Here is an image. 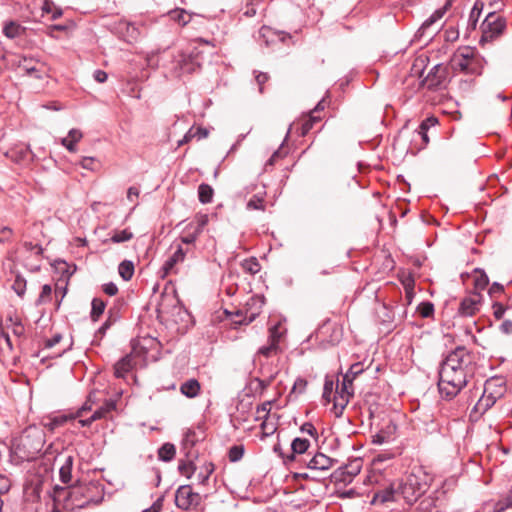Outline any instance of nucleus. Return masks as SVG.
Here are the masks:
<instances>
[{"mask_svg":"<svg viewBox=\"0 0 512 512\" xmlns=\"http://www.w3.org/2000/svg\"><path fill=\"white\" fill-rule=\"evenodd\" d=\"M193 227V224L190 223L186 229L187 231L185 232V234L183 236H181V241L182 243L184 244H193L196 239L198 238V236L200 235L199 232H197Z\"/></svg>","mask_w":512,"mask_h":512,"instance_id":"nucleus-50","label":"nucleus"},{"mask_svg":"<svg viewBox=\"0 0 512 512\" xmlns=\"http://www.w3.org/2000/svg\"><path fill=\"white\" fill-rule=\"evenodd\" d=\"M315 334L316 339L323 345L334 346L341 341L343 330L336 322L326 319L317 328Z\"/></svg>","mask_w":512,"mask_h":512,"instance_id":"nucleus-10","label":"nucleus"},{"mask_svg":"<svg viewBox=\"0 0 512 512\" xmlns=\"http://www.w3.org/2000/svg\"><path fill=\"white\" fill-rule=\"evenodd\" d=\"M116 319H117L116 317H114V318H113V316H112V312H111V310H110V311H109V317H108V318H107V320H106V321H105V322H104V323L99 327V329H98V330H97V332H96V336H99L100 338H102V337L106 334L107 330L111 327V325H112L113 323H115V322H116Z\"/></svg>","mask_w":512,"mask_h":512,"instance_id":"nucleus-57","label":"nucleus"},{"mask_svg":"<svg viewBox=\"0 0 512 512\" xmlns=\"http://www.w3.org/2000/svg\"><path fill=\"white\" fill-rule=\"evenodd\" d=\"M483 9V3L476 1L470 11L468 18V29L475 30Z\"/></svg>","mask_w":512,"mask_h":512,"instance_id":"nucleus-35","label":"nucleus"},{"mask_svg":"<svg viewBox=\"0 0 512 512\" xmlns=\"http://www.w3.org/2000/svg\"><path fill=\"white\" fill-rule=\"evenodd\" d=\"M265 304V297L263 295L255 294L252 295L245 303L243 308L236 310L234 313L228 315L234 316L231 319L234 328L241 325H248L253 322L262 312V308Z\"/></svg>","mask_w":512,"mask_h":512,"instance_id":"nucleus-6","label":"nucleus"},{"mask_svg":"<svg viewBox=\"0 0 512 512\" xmlns=\"http://www.w3.org/2000/svg\"><path fill=\"white\" fill-rule=\"evenodd\" d=\"M176 454V448L175 445L172 443H164L159 449H158V459L163 462H169L171 461Z\"/></svg>","mask_w":512,"mask_h":512,"instance_id":"nucleus-34","label":"nucleus"},{"mask_svg":"<svg viewBox=\"0 0 512 512\" xmlns=\"http://www.w3.org/2000/svg\"><path fill=\"white\" fill-rule=\"evenodd\" d=\"M10 153L11 157L16 161H25L32 155V151L28 145L17 146L14 149H12Z\"/></svg>","mask_w":512,"mask_h":512,"instance_id":"nucleus-41","label":"nucleus"},{"mask_svg":"<svg viewBox=\"0 0 512 512\" xmlns=\"http://www.w3.org/2000/svg\"><path fill=\"white\" fill-rule=\"evenodd\" d=\"M310 447V441L306 438L296 437L291 443V454L287 455V461H294L296 454L305 453Z\"/></svg>","mask_w":512,"mask_h":512,"instance_id":"nucleus-23","label":"nucleus"},{"mask_svg":"<svg viewBox=\"0 0 512 512\" xmlns=\"http://www.w3.org/2000/svg\"><path fill=\"white\" fill-rule=\"evenodd\" d=\"M480 29L481 37L479 44L484 45L486 43H492L504 35L509 29V24L503 15L492 11L486 15L480 25Z\"/></svg>","mask_w":512,"mask_h":512,"instance_id":"nucleus-4","label":"nucleus"},{"mask_svg":"<svg viewBox=\"0 0 512 512\" xmlns=\"http://www.w3.org/2000/svg\"><path fill=\"white\" fill-rule=\"evenodd\" d=\"M201 389L199 381L195 378H190L183 382L180 386V392L187 398H195L198 396Z\"/></svg>","mask_w":512,"mask_h":512,"instance_id":"nucleus-24","label":"nucleus"},{"mask_svg":"<svg viewBox=\"0 0 512 512\" xmlns=\"http://www.w3.org/2000/svg\"><path fill=\"white\" fill-rule=\"evenodd\" d=\"M75 420L72 413L60 414L53 417H49L48 421L44 423L45 428L50 431L65 425L68 421Z\"/></svg>","mask_w":512,"mask_h":512,"instance_id":"nucleus-27","label":"nucleus"},{"mask_svg":"<svg viewBox=\"0 0 512 512\" xmlns=\"http://www.w3.org/2000/svg\"><path fill=\"white\" fill-rule=\"evenodd\" d=\"M6 327L12 330L16 337H22L25 333L24 325L19 317L15 315H8L6 318Z\"/></svg>","mask_w":512,"mask_h":512,"instance_id":"nucleus-31","label":"nucleus"},{"mask_svg":"<svg viewBox=\"0 0 512 512\" xmlns=\"http://www.w3.org/2000/svg\"><path fill=\"white\" fill-rule=\"evenodd\" d=\"M265 193L263 195L255 194L253 195L247 202L246 208L248 210H265V199H264Z\"/></svg>","mask_w":512,"mask_h":512,"instance_id":"nucleus-42","label":"nucleus"},{"mask_svg":"<svg viewBox=\"0 0 512 512\" xmlns=\"http://www.w3.org/2000/svg\"><path fill=\"white\" fill-rule=\"evenodd\" d=\"M417 312L423 318H430L434 314V305L429 301L421 302L417 306Z\"/></svg>","mask_w":512,"mask_h":512,"instance_id":"nucleus-49","label":"nucleus"},{"mask_svg":"<svg viewBox=\"0 0 512 512\" xmlns=\"http://www.w3.org/2000/svg\"><path fill=\"white\" fill-rule=\"evenodd\" d=\"M391 440V433L386 430H380L378 433L372 436V443L381 445Z\"/></svg>","mask_w":512,"mask_h":512,"instance_id":"nucleus-54","label":"nucleus"},{"mask_svg":"<svg viewBox=\"0 0 512 512\" xmlns=\"http://www.w3.org/2000/svg\"><path fill=\"white\" fill-rule=\"evenodd\" d=\"M283 334L280 324L273 325L269 328L268 342L280 346V340L283 337Z\"/></svg>","mask_w":512,"mask_h":512,"instance_id":"nucleus-46","label":"nucleus"},{"mask_svg":"<svg viewBox=\"0 0 512 512\" xmlns=\"http://www.w3.org/2000/svg\"><path fill=\"white\" fill-rule=\"evenodd\" d=\"M133 238V233L130 232L129 230L127 229H124V230H121V231H118V232H115L112 236H111V241L113 243H122V242H126V241H129Z\"/></svg>","mask_w":512,"mask_h":512,"instance_id":"nucleus-53","label":"nucleus"},{"mask_svg":"<svg viewBox=\"0 0 512 512\" xmlns=\"http://www.w3.org/2000/svg\"><path fill=\"white\" fill-rule=\"evenodd\" d=\"M115 409L113 402L106 403V405L100 407L92 413V415L86 419L78 420L82 427L90 426L94 421L104 418L108 413Z\"/></svg>","mask_w":512,"mask_h":512,"instance_id":"nucleus-22","label":"nucleus"},{"mask_svg":"<svg viewBox=\"0 0 512 512\" xmlns=\"http://www.w3.org/2000/svg\"><path fill=\"white\" fill-rule=\"evenodd\" d=\"M185 254L186 252L183 248L178 246L177 250L165 261L162 267L164 274H169L177 263L182 262L185 258Z\"/></svg>","mask_w":512,"mask_h":512,"instance_id":"nucleus-28","label":"nucleus"},{"mask_svg":"<svg viewBox=\"0 0 512 512\" xmlns=\"http://www.w3.org/2000/svg\"><path fill=\"white\" fill-rule=\"evenodd\" d=\"M489 284V278L484 271L480 272L479 276L475 279V288L484 290Z\"/></svg>","mask_w":512,"mask_h":512,"instance_id":"nucleus-60","label":"nucleus"},{"mask_svg":"<svg viewBox=\"0 0 512 512\" xmlns=\"http://www.w3.org/2000/svg\"><path fill=\"white\" fill-rule=\"evenodd\" d=\"M321 120V117L314 112H310L308 117L303 120L300 126V135L305 136L307 135L314 127V124L319 122Z\"/></svg>","mask_w":512,"mask_h":512,"instance_id":"nucleus-36","label":"nucleus"},{"mask_svg":"<svg viewBox=\"0 0 512 512\" xmlns=\"http://www.w3.org/2000/svg\"><path fill=\"white\" fill-rule=\"evenodd\" d=\"M336 462L323 453H316L306 464L308 470L315 472H327Z\"/></svg>","mask_w":512,"mask_h":512,"instance_id":"nucleus-17","label":"nucleus"},{"mask_svg":"<svg viewBox=\"0 0 512 512\" xmlns=\"http://www.w3.org/2000/svg\"><path fill=\"white\" fill-rule=\"evenodd\" d=\"M255 80L259 86V92L263 93V85L269 80V75L265 72L254 71Z\"/></svg>","mask_w":512,"mask_h":512,"instance_id":"nucleus-63","label":"nucleus"},{"mask_svg":"<svg viewBox=\"0 0 512 512\" xmlns=\"http://www.w3.org/2000/svg\"><path fill=\"white\" fill-rule=\"evenodd\" d=\"M133 368V357L126 355L117 361L114 365V374L117 378H124L125 374Z\"/></svg>","mask_w":512,"mask_h":512,"instance_id":"nucleus-25","label":"nucleus"},{"mask_svg":"<svg viewBox=\"0 0 512 512\" xmlns=\"http://www.w3.org/2000/svg\"><path fill=\"white\" fill-rule=\"evenodd\" d=\"M445 508V492L434 491L432 494L418 500L412 512H443Z\"/></svg>","mask_w":512,"mask_h":512,"instance_id":"nucleus-11","label":"nucleus"},{"mask_svg":"<svg viewBox=\"0 0 512 512\" xmlns=\"http://www.w3.org/2000/svg\"><path fill=\"white\" fill-rule=\"evenodd\" d=\"M171 309H181L179 306V299L174 292L162 293L156 308L158 316L171 314Z\"/></svg>","mask_w":512,"mask_h":512,"instance_id":"nucleus-18","label":"nucleus"},{"mask_svg":"<svg viewBox=\"0 0 512 512\" xmlns=\"http://www.w3.org/2000/svg\"><path fill=\"white\" fill-rule=\"evenodd\" d=\"M281 352H282V349L280 346H277L276 344H272V343L268 342L266 345H263L258 349V351L255 355V359L257 357H264V358L268 359V358L278 355Z\"/></svg>","mask_w":512,"mask_h":512,"instance_id":"nucleus-33","label":"nucleus"},{"mask_svg":"<svg viewBox=\"0 0 512 512\" xmlns=\"http://www.w3.org/2000/svg\"><path fill=\"white\" fill-rule=\"evenodd\" d=\"M481 299L480 293L464 297L459 304L458 314L463 317L474 316L480 310Z\"/></svg>","mask_w":512,"mask_h":512,"instance_id":"nucleus-14","label":"nucleus"},{"mask_svg":"<svg viewBox=\"0 0 512 512\" xmlns=\"http://www.w3.org/2000/svg\"><path fill=\"white\" fill-rule=\"evenodd\" d=\"M14 64L22 69L26 75L28 76H34L37 79H41V70L37 67L39 64L38 60H35L33 58H28L26 56H19L17 57V60L14 62Z\"/></svg>","mask_w":512,"mask_h":512,"instance_id":"nucleus-20","label":"nucleus"},{"mask_svg":"<svg viewBox=\"0 0 512 512\" xmlns=\"http://www.w3.org/2000/svg\"><path fill=\"white\" fill-rule=\"evenodd\" d=\"M45 433L35 426L27 427L12 445V453L19 461H32L42 451Z\"/></svg>","mask_w":512,"mask_h":512,"instance_id":"nucleus-2","label":"nucleus"},{"mask_svg":"<svg viewBox=\"0 0 512 512\" xmlns=\"http://www.w3.org/2000/svg\"><path fill=\"white\" fill-rule=\"evenodd\" d=\"M333 407L332 412L335 417L340 418L343 415V412L348 405L350 398L344 395H339L337 393L333 396Z\"/></svg>","mask_w":512,"mask_h":512,"instance_id":"nucleus-30","label":"nucleus"},{"mask_svg":"<svg viewBox=\"0 0 512 512\" xmlns=\"http://www.w3.org/2000/svg\"><path fill=\"white\" fill-rule=\"evenodd\" d=\"M244 455L243 445H234L228 451V458L231 462H237L242 459Z\"/></svg>","mask_w":512,"mask_h":512,"instance_id":"nucleus-52","label":"nucleus"},{"mask_svg":"<svg viewBox=\"0 0 512 512\" xmlns=\"http://www.w3.org/2000/svg\"><path fill=\"white\" fill-rule=\"evenodd\" d=\"M178 470L182 475L190 478L196 470V467L192 461H180Z\"/></svg>","mask_w":512,"mask_h":512,"instance_id":"nucleus-51","label":"nucleus"},{"mask_svg":"<svg viewBox=\"0 0 512 512\" xmlns=\"http://www.w3.org/2000/svg\"><path fill=\"white\" fill-rule=\"evenodd\" d=\"M361 469L362 460L360 458H355L348 464L337 469L333 474V478L335 481L351 482L353 477L360 473Z\"/></svg>","mask_w":512,"mask_h":512,"instance_id":"nucleus-13","label":"nucleus"},{"mask_svg":"<svg viewBox=\"0 0 512 512\" xmlns=\"http://www.w3.org/2000/svg\"><path fill=\"white\" fill-rule=\"evenodd\" d=\"M80 165L86 170L94 171L97 169L98 161L94 157H83Z\"/></svg>","mask_w":512,"mask_h":512,"instance_id":"nucleus-59","label":"nucleus"},{"mask_svg":"<svg viewBox=\"0 0 512 512\" xmlns=\"http://www.w3.org/2000/svg\"><path fill=\"white\" fill-rule=\"evenodd\" d=\"M92 405L90 404V400L88 399L80 408H78L75 412H71L74 419H85V413L91 411Z\"/></svg>","mask_w":512,"mask_h":512,"instance_id":"nucleus-58","label":"nucleus"},{"mask_svg":"<svg viewBox=\"0 0 512 512\" xmlns=\"http://www.w3.org/2000/svg\"><path fill=\"white\" fill-rule=\"evenodd\" d=\"M241 266L245 272L250 273L251 275L257 274L261 269L260 263L255 257L245 259Z\"/></svg>","mask_w":512,"mask_h":512,"instance_id":"nucleus-45","label":"nucleus"},{"mask_svg":"<svg viewBox=\"0 0 512 512\" xmlns=\"http://www.w3.org/2000/svg\"><path fill=\"white\" fill-rule=\"evenodd\" d=\"M401 284L404 287V290H414L415 287V279L412 274L408 273L403 275L400 278Z\"/></svg>","mask_w":512,"mask_h":512,"instance_id":"nucleus-61","label":"nucleus"},{"mask_svg":"<svg viewBox=\"0 0 512 512\" xmlns=\"http://www.w3.org/2000/svg\"><path fill=\"white\" fill-rule=\"evenodd\" d=\"M476 369L474 354L465 346H457L441 361L438 388L445 399H453L467 385Z\"/></svg>","mask_w":512,"mask_h":512,"instance_id":"nucleus-1","label":"nucleus"},{"mask_svg":"<svg viewBox=\"0 0 512 512\" xmlns=\"http://www.w3.org/2000/svg\"><path fill=\"white\" fill-rule=\"evenodd\" d=\"M511 307L512 306H505L504 304H502L500 302H494L492 305L493 316L495 317V319L501 320L504 317L505 312L508 309H510Z\"/></svg>","mask_w":512,"mask_h":512,"instance_id":"nucleus-55","label":"nucleus"},{"mask_svg":"<svg viewBox=\"0 0 512 512\" xmlns=\"http://www.w3.org/2000/svg\"><path fill=\"white\" fill-rule=\"evenodd\" d=\"M449 82V67L443 64H436L422 80L421 85L430 91H439L446 89Z\"/></svg>","mask_w":512,"mask_h":512,"instance_id":"nucleus-9","label":"nucleus"},{"mask_svg":"<svg viewBox=\"0 0 512 512\" xmlns=\"http://www.w3.org/2000/svg\"><path fill=\"white\" fill-rule=\"evenodd\" d=\"M499 331L504 335H512V320H503V322L499 325Z\"/></svg>","mask_w":512,"mask_h":512,"instance_id":"nucleus-64","label":"nucleus"},{"mask_svg":"<svg viewBox=\"0 0 512 512\" xmlns=\"http://www.w3.org/2000/svg\"><path fill=\"white\" fill-rule=\"evenodd\" d=\"M118 272L123 280H131L134 275V263L130 260H123L118 266Z\"/></svg>","mask_w":512,"mask_h":512,"instance_id":"nucleus-38","label":"nucleus"},{"mask_svg":"<svg viewBox=\"0 0 512 512\" xmlns=\"http://www.w3.org/2000/svg\"><path fill=\"white\" fill-rule=\"evenodd\" d=\"M168 16L170 20H172L180 26H185L191 20V14H189L186 10L181 8H176L174 10L169 11Z\"/></svg>","mask_w":512,"mask_h":512,"instance_id":"nucleus-32","label":"nucleus"},{"mask_svg":"<svg viewBox=\"0 0 512 512\" xmlns=\"http://www.w3.org/2000/svg\"><path fill=\"white\" fill-rule=\"evenodd\" d=\"M397 484L399 498L402 497L409 505L417 502L428 490V483L420 476L411 473Z\"/></svg>","mask_w":512,"mask_h":512,"instance_id":"nucleus-5","label":"nucleus"},{"mask_svg":"<svg viewBox=\"0 0 512 512\" xmlns=\"http://www.w3.org/2000/svg\"><path fill=\"white\" fill-rule=\"evenodd\" d=\"M51 294H52V288L49 284H45L42 286V290H41V293L36 301V304L37 305H40V304H43V303H46L48 301H50L51 299Z\"/></svg>","mask_w":512,"mask_h":512,"instance_id":"nucleus-56","label":"nucleus"},{"mask_svg":"<svg viewBox=\"0 0 512 512\" xmlns=\"http://www.w3.org/2000/svg\"><path fill=\"white\" fill-rule=\"evenodd\" d=\"M450 67L456 72L467 75L480 74L481 61L473 49L464 47L453 54Z\"/></svg>","mask_w":512,"mask_h":512,"instance_id":"nucleus-7","label":"nucleus"},{"mask_svg":"<svg viewBox=\"0 0 512 512\" xmlns=\"http://www.w3.org/2000/svg\"><path fill=\"white\" fill-rule=\"evenodd\" d=\"M26 28L16 21H8L3 26V34L9 38L14 39L25 34Z\"/></svg>","mask_w":512,"mask_h":512,"instance_id":"nucleus-26","label":"nucleus"},{"mask_svg":"<svg viewBox=\"0 0 512 512\" xmlns=\"http://www.w3.org/2000/svg\"><path fill=\"white\" fill-rule=\"evenodd\" d=\"M195 220H196V226L195 227L193 226L192 228H194L197 232H199L201 234L204 227L208 223V215H206V214L197 215Z\"/></svg>","mask_w":512,"mask_h":512,"instance_id":"nucleus-62","label":"nucleus"},{"mask_svg":"<svg viewBox=\"0 0 512 512\" xmlns=\"http://www.w3.org/2000/svg\"><path fill=\"white\" fill-rule=\"evenodd\" d=\"M91 319L96 322L100 316L104 313L106 303L101 298H94L91 303Z\"/></svg>","mask_w":512,"mask_h":512,"instance_id":"nucleus-40","label":"nucleus"},{"mask_svg":"<svg viewBox=\"0 0 512 512\" xmlns=\"http://www.w3.org/2000/svg\"><path fill=\"white\" fill-rule=\"evenodd\" d=\"M199 67L200 64L196 56L184 53L178 55L174 66L175 70H178L179 75L191 74Z\"/></svg>","mask_w":512,"mask_h":512,"instance_id":"nucleus-15","label":"nucleus"},{"mask_svg":"<svg viewBox=\"0 0 512 512\" xmlns=\"http://www.w3.org/2000/svg\"><path fill=\"white\" fill-rule=\"evenodd\" d=\"M214 464L211 462H207L201 468V471L197 474L198 483L201 485H205L209 480L210 475L214 472Z\"/></svg>","mask_w":512,"mask_h":512,"instance_id":"nucleus-44","label":"nucleus"},{"mask_svg":"<svg viewBox=\"0 0 512 512\" xmlns=\"http://www.w3.org/2000/svg\"><path fill=\"white\" fill-rule=\"evenodd\" d=\"M452 5V1L451 0H447L446 3L444 4L443 7L435 10L433 12V14L428 18L426 19L423 24L421 25V27L418 29L417 31V36L418 37H423L425 35V32L434 24L436 23L438 20H440L444 15L445 13L448 11V9L451 7Z\"/></svg>","mask_w":512,"mask_h":512,"instance_id":"nucleus-21","label":"nucleus"},{"mask_svg":"<svg viewBox=\"0 0 512 512\" xmlns=\"http://www.w3.org/2000/svg\"><path fill=\"white\" fill-rule=\"evenodd\" d=\"M201 501V496L193 492L190 485L180 486L175 493V504L182 510H188L192 506H197Z\"/></svg>","mask_w":512,"mask_h":512,"instance_id":"nucleus-12","label":"nucleus"},{"mask_svg":"<svg viewBox=\"0 0 512 512\" xmlns=\"http://www.w3.org/2000/svg\"><path fill=\"white\" fill-rule=\"evenodd\" d=\"M74 458L72 455H67L63 464L59 469V477L62 483H69L72 479V468H73Z\"/></svg>","mask_w":512,"mask_h":512,"instance_id":"nucleus-29","label":"nucleus"},{"mask_svg":"<svg viewBox=\"0 0 512 512\" xmlns=\"http://www.w3.org/2000/svg\"><path fill=\"white\" fill-rule=\"evenodd\" d=\"M263 36L268 37L270 41L274 42L276 39L285 42L287 39H291V35L284 31H274L270 28H263Z\"/></svg>","mask_w":512,"mask_h":512,"instance_id":"nucleus-43","label":"nucleus"},{"mask_svg":"<svg viewBox=\"0 0 512 512\" xmlns=\"http://www.w3.org/2000/svg\"><path fill=\"white\" fill-rule=\"evenodd\" d=\"M213 195H214V190L210 185H208L206 183H202L199 185L198 198L201 203H203V204L210 203L212 201Z\"/></svg>","mask_w":512,"mask_h":512,"instance_id":"nucleus-39","label":"nucleus"},{"mask_svg":"<svg viewBox=\"0 0 512 512\" xmlns=\"http://www.w3.org/2000/svg\"><path fill=\"white\" fill-rule=\"evenodd\" d=\"M399 499L397 491V484L392 483L389 486L376 491L372 497L373 504H386L388 502H395Z\"/></svg>","mask_w":512,"mask_h":512,"instance_id":"nucleus-19","label":"nucleus"},{"mask_svg":"<svg viewBox=\"0 0 512 512\" xmlns=\"http://www.w3.org/2000/svg\"><path fill=\"white\" fill-rule=\"evenodd\" d=\"M335 393L339 395H344L349 398H351L354 394V391L352 389V379L349 378V374H345L342 379L341 386L339 387V384L337 383L336 391Z\"/></svg>","mask_w":512,"mask_h":512,"instance_id":"nucleus-37","label":"nucleus"},{"mask_svg":"<svg viewBox=\"0 0 512 512\" xmlns=\"http://www.w3.org/2000/svg\"><path fill=\"white\" fill-rule=\"evenodd\" d=\"M51 498L53 502L61 504L63 509L74 510V506L72 505V486L60 487L56 485L53 488Z\"/></svg>","mask_w":512,"mask_h":512,"instance_id":"nucleus-16","label":"nucleus"},{"mask_svg":"<svg viewBox=\"0 0 512 512\" xmlns=\"http://www.w3.org/2000/svg\"><path fill=\"white\" fill-rule=\"evenodd\" d=\"M334 389V381L326 377L323 387V393H322V400L325 402V404L330 403L332 400V394Z\"/></svg>","mask_w":512,"mask_h":512,"instance_id":"nucleus-47","label":"nucleus"},{"mask_svg":"<svg viewBox=\"0 0 512 512\" xmlns=\"http://www.w3.org/2000/svg\"><path fill=\"white\" fill-rule=\"evenodd\" d=\"M505 392V382L501 377L487 379L484 383L483 393L474 405L472 413L483 415L495 405L498 399L504 396Z\"/></svg>","mask_w":512,"mask_h":512,"instance_id":"nucleus-3","label":"nucleus"},{"mask_svg":"<svg viewBox=\"0 0 512 512\" xmlns=\"http://www.w3.org/2000/svg\"><path fill=\"white\" fill-rule=\"evenodd\" d=\"M12 289L19 297H23L26 291V279L17 274L12 284Z\"/></svg>","mask_w":512,"mask_h":512,"instance_id":"nucleus-48","label":"nucleus"},{"mask_svg":"<svg viewBox=\"0 0 512 512\" xmlns=\"http://www.w3.org/2000/svg\"><path fill=\"white\" fill-rule=\"evenodd\" d=\"M100 485L95 482L72 486V505L74 509H82L90 504H99L102 501Z\"/></svg>","mask_w":512,"mask_h":512,"instance_id":"nucleus-8","label":"nucleus"}]
</instances>
